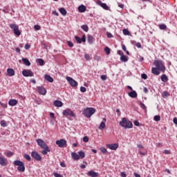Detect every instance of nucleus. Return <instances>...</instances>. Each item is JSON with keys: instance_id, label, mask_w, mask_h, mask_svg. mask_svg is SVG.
<instances>
[{"instance_id": "obj_1", "label": "nucleus", "mask_w": 177, "mask_h": 177, "mask_svg": "<svg viewBox=\"0 0 177 177\" xmlns=\"http://www.w3.org/2000/svg\"><path fill=\"white\" fill-rule=\"evenodd\" d=\"M119 124L120 125H121V127L126 129H131L133 127V124H132V122L131 121L127 120V118H123L122 119V121H120Z\"/></svg>"}, {"instance_id": "obj_2", "label": "nucleus", "mask_w": 177, "mask_h": 177, "mask_svg": "<svg viewBox=\"0 0 177 177\" xmlns=\"http://www.w3.org/2000/svg\"><path fill=\"white\" fill-rule=\"evenodd\" d=\"M96 113L95 108H86L84 110L83 113L87 118H91Z\"/></svg>"}, {"instance_id": "obj_3", "label": "nucleus", "mask_w": 177, "mask_h": 177, "mask_svg": "<svg viewBox=\"0 0 177 177\" xmlns=\"http://www.w3.org/2000/svg\"><path fill=\"white\" fill-rule=\"evenodd\" d=\"M13 164L17 167V170L19 172H24L26 171V166H24V163L20 160H15Z\"/></svg>"}, {"instance_id": "obj_4", "label": "nucleus", "mask_w": 177, "mask_h": 177, "mask_svg": "<svg viewBox=\"0 0 177 177\" xmlns=\"http://www.w3.org/2000/svg\"><path fill=\"white\" fill-rule=\"evenodd\" d=\"M153 64L159 71H162V73L165 71V66H164L162 61H155Z\"/></svg>"}, {"instance_id": "obj_5", "label": "nucleus", "mask_w": 177, "mask_h": 177, "mask_svg": "<svg viewBox=\"0 0 177 177\" xmlns=\"http://www.w3.org/2000/svg\"><path fill=\"white\" fill-rule=\"evenodd\" d=\"M38 146H39V147H41V149H45L46 150L48 151V153H50V149L49 148V147H48V145L45 143V141H44V140L41 139H37L36 140Z\"/></svg>"}, {"instance_id": "obj_6", "label": "nucleus", "mask_w": 177, "mask_h": 177, "mask_svg": "<svg viewBox=\"0 0 177 177\" xmlns=\"http://www.w3.org/2000/svg\"><path fill=\"white\" fill-rule=\"evenodd\" d=\"M56 145L58 147H67V141L64 139H60L55 142Z\"/></svg>"}, {"instance_id": "obj_7", "label": "nucleus", "mask_w": 177, "mask_h": 177, "mask_svg": "<svg viewBox=\"0 0 177 177\" xmlns=\"http://www.w3.org/2000/svg\"><path fill=\"white\" fill-rule=\"evenodd\" d=\"M66 81H68V82H69L71 86H72L73 88H75V86H77L78 85V82H77V81L74 80V79H73V77H66Z\"/></svg>"}, {"instance_id": "obj_8", "label": "nucleus", "mask_w": 177, "mask_h": 177, "mask_svg": "<svg viewBox=\"0 0 177 177\" xmlns=\"http://www.w3.org/2000/svg\"><path fill=\"white\" fill-rule=\"evenodd\" d=\"M24 77H34V73L31 70L25 69L22 71Z\"/></svg>"}, {"instance_id": "obj_9", "label": "nucleus", "mask_w": 177, "mask_h": 177, "mask_svg": "<svg viewBox=\"0 0 177 177\" xmlns=\"http://www.w3.org/2000/svg\"><path fill=\"white\" fill-rule=\"evenodd\" d=\"M75 39L77 42V44H82V42H86V35L85 34H84L82 35V38H80L78 36H75Z\"/></svg>"}, {"instance_id": "obj_10", "label": "nucleus", "mask_w": 177, "mask_h": 177, "mask_svg": "<svg viewBox=\"0 0 177 177\" xmlns=\"http://www.w3.org/2000/svg\"><path fill=\"white\" fill-rule=\"evenodd\" d=\"M63 115H64V117H75V115L74 114L73 112H72L71 110L70 109H66L65 111H63Z\"/></svg>"}, {"instance_id": "obj_11", "label": "nucleus", "mask_w": 177, "mask_h": 177, "mask_svg": "<svg viewBox=\"0 0 177 177\" xmlns=\"http://www.w3.org/2000/svg\"><path fill=\"white\" fill-rule=\"evenodd\" d=\"M31 156L35 158V160H36L37 161H41V160H42V158L41 157L40 155H39L38 153H37V151H32L31 153Z\"/></svg>"}, {"instance_id": "obj_12", "label": "nucleus", "mask_w": 177, "mask_h": 177, "mask_svg": "<svg viewBox=\"0 0 177 177\" xmlns=\"http://www.w3.org/2000/svg\"><path fill=\"white\" fill-rule=\"evenodd\" d=\"M37 92L40 95H46V89H45V88H44L43 86L37 87Z\"/></svg>"}, {"instance_id": "obj_13", "label": "nucleus", "mask_w": 177, "mask_h": 177, "mask_svg": "<svg viewBox=\"0 0 177 177\" xmlns=\"http://www.w3.org/2000/svg\"><path fill=\"white\" fill-rule=\"evenodd\" d=\"M97 3L101 6V8H102L103 9H104L105 10H109V6H107V4H106L105 3H102V1L98 0L97 1Z\"/></svg>"}, {"instance_id": "obj_14", "label": "nucleus", "mask_w": 177, "mask_h": 177, "mask_svg": "<svg viewBox=\"0 0 177 177\" xmlns=\"http://www.w3.org/2000/svg\"><path fill=\"white\" fill-rule=\"evenodd\" d=\"M106 147L111 150H117V149H118V144H109L106 145Z\"/></svg>"}, {"instance_id": "obj_15", "label": "nucleus", "mask_w": 177, "mask_h": 177, "mask_svg": "<svg viewBox=\"0 0 177 177\" xmlns=\"http://www.w3.org/2000/svg\"><path fill=\"white\" fill-rule=\"evenodd\" d=\"M15 70H13V68H8L7 69V75H8L9 77H13V75H15Z\"/></svg>"}, {"instance_id": "obj_16", "label": "nucleus", "mask_w": 177, "mask_h": 177, "mask_svg": "<svg viewBox=\"0 0 177 177\" xmlns=\"http://www.w3.org/2000/svg\"><path fill=\"white\" fill-rule=\"evenodd\" d=\"M78 10L80 13H85L86 12V6L82 5L78 7Z\"/></svg>"}, {"instance_id": "obj_17", "label": "nucleus", "mask_w": 177, "mask_h": 177, "mask_svg": "<svg viewBox=\"0 0 177 177\" xmlns=\"http://www.w3.org/2000/svg\"><path fill=\"white\" fill-rule=\"evenodd\" d=\"M71 157H72L73 160H74L75 161L80 160V156L78 155V153H77L75 152L71 153Z\"/></svg>"}, {"instance_id": "obj_18", "label": "nucleus", "mask_w": 177, "mask_h": 177, "mask_svg": "<svg viewBox=\"0 0 177 177\" xmlns=\"http://www.w3.org/2000/svg\"><path fill=\"white\" fill-rule=\"evenodd\" d=\"M53 104L55 107H62L63 106V102L60 100H55Z\"/></svg>"}, {"instance_id": "obj_19", "label": "nucleus", "mask_w": 177, "mask_h": 177, "mask_svg": "<svg viewBox=\"0 0 177 177\" xmlns=\"http://www.w3.org/2000/svg\"><path fill=\"white\" fill-rule=\"evenodd\" d=\"M128 95L130 97H132V98L138 97V93L135 91L129 92Z\"/></svg>"}, {"instance_id": "obj_20", "label": "nucleus", "mask_w": 177, "mask_h": 177, "mask_svg": "<svg viewBox=\"0 0 177 177\" xmlns=\"http://www.w3.org/2000/svg\"><path fill=\"white\" fill-rule=\"evenodd\" d=\"M88 176H91V177H97V176H99L98 173H97L94 171H92V170L88 171Z\"/></svg>"}, {"instance_id": "obj_21", "label": "nucleus", "mask_w": 177, "mask_h": 177, "mask_svg": "<svg viewBox=\"0 0 177 177\" xmlns=\"http://www.w3.org/2000/svg\"><path fill=\"white\" fill-rule=\"evenodd\" d=\"M151 73L155 75H160V71L157 68H152Z\"/></svg>"}, {"instance_id": "obj_22", "label": "nucleus", "mask_w": 177, "mask_h": 177, "mask_svg": "<svg viewBox=\"0 0 177 177\" xmlns=\"http://www.w3.org/2000/svg\"><path fill=\"white\" fill-rule=\"evenodd\" d=\"M6 158H2L0 156V165L3 167H5L6 165Z\"/></svg>"}, {"instance_id": "obj_23", "label": "nucleus", "mask_w": 177, "mask_h": 177, "mask_svg": "<svg viewBox=\"0 0 177 177\" xmlns=\"http://www.w3.org/2000/svg\"><path fill=\"white\" fill-rule=\"evenodd\" d=\"M9 106H16L17 104V100H10L8 102Z\"/></svg>"}, {"instance_id": "obj_24", "label": "nucleus", "mask_w": 177, "mask_h": 177, "mask_svg": "<svg viewBox=\"0 0 177 177\" xmlns=\"http://www.w3.org/2000/svg\"><path fill=\"white\" fill-rule=\"evenodd\" d=\"M10 28H11V30H15L19 28V25H17L16 24H11L9 25Z\"/></svg>"}, {"instance_id": "obj_25", "label": "nucleus", "mask_w": 177, "mask_h": 177, "mask_svg": "<svg viewBox=\"0 0 177 177\" xmlns=\"http://www.w3.org/2000/svg\"><path fill=\"white\" fill-rule=\"evenodd\" d=\"M45 80L48 81V82H53V78L49 75H45Z\"/></svg>"}, {"instance_id": "obj_26", "label": "nucleus", "mask_w": 177, "mask_h": 177, "mask_svg": "<svg viewBox=\"0 0 177 177\" xmlns=\"http://www.w3.org/2000/svg\"><path fill=\"white\" fill-rule=\"evenodd\" d=\"M22 62L25 66H31V62L27 58H22Z\"/></svg>"}, {"instance_id": "obj_27", "label": "nucleus", "mask_w": 177, "mask_h": 177, "mask_svg": "<svg viewBox=\"0 0 177 177\" xmlns=\"http://www.w3.org/2000/svg\"><path fill=\"white\" fill-rule=\"evenodd\" d=\"M120 60L121 62H123L124 63H127L128 62V57L125 56L124 55L120 56Z\"/></svg>"}, {"instance_id": "obj_28", "label": "nucleus", "mask_w": 177, "mask_h": 177, "mask_svg": "<svg viewBox=\"0 0 177 177\" xmlns=\"http://www.w3.org/2000/svg\"><path fill=\"white\" fill-rule=\"evenodd\" d=\"M160 79L162 82H167L168 81V77L167 75H162Z\"/></svg>"}, {"instance_id": "obj_29", "label": "nucleus", "mask_w": 177, "mask_h": 177, "mask_svg": "<svg viewBox=\"0 0 177 177\" xmlns=\"http://www.w3.org/2000/svg\"><path fill=\"white\" fill-rule=\"evenodd\" d=\"M59 12L62 16H66V15H67V10L63 8H59Z\"/></svg>"}, {"instance_id": "obj_30", "label": "nucleus", "mask_w": 177, "mask_h": 177, "mask_svg": "<svg viewBox=\"0 0 177 177\" xmlns=\"http://www.w3.org/2000/svg\"><path fill=\"white\" fill-rule=\"evenodd\" d=\"M78 156L80 157V159L85 158V152L80 151L78 152Z\"/></svg>"}, {"instance_id": "obj_31", "label": "nucleus", "mask_w": 177, "mask_h": 177, "mask_svg": "<svg viewBox=\"0 0 177 177\" xmlns=\"http://www.w3.org/2000/svg\"><path fill=\"white\" fill-rule=\"evenodd\" d=\"M14 34L17 35V37H20V35H21V32H20V30L18 28L14 30Z\"/></svg>"}, {"instance_id": "obj_32", "label": "nucleus", "mask_w": 177, "mask_h": 177, "mask_svg": "<svg viewBox=\"0 0 177 177\" xmlns=\"http://www.w3.org/2000/svg\"><path fill=\"white\" fill-rule=\"evenodd\" d=\"M104 128H106V123H104V122H102L100 124V126L98 127V129H104Z\"/></svg>"}, {"instance_id": "obj_33", "label": "nucleus", "mask_w": 177, "mask_h": 177, "mask_svg": "<svg viewBox=\"0 0 177 177\" xmlns=\"http://www.w3.org/2000/svg\"><path fill=\"white\" fill-rule=\"evenodd\" d=\"M81 28L83 29V30L85 31V32H88V30H89L88 25H82L81 26Z\"/></svg>"}, {"instance_id": "obj_34", "label": "nucleus", "mask_w": 177, "mask_h": 177, "mask_svg": "<svg viewBox=\"0 0 177 177\" xmlns=\"http://www.w3.org/2000/svg\"><path fill=\"white\" fill-rule=\"evenodd\" d=\"M87 41L88 44H92V42H93V36L88 35L87 37Z\"/></svg>"}, {"instance_id": "obj_35", "label": "nucleus", "mask_w": 177, "mask_h": 177, "mask_svg": "<svg viewBox=\"0 0 177 177\" xmlns=\"http://www.w3.org/2000/svg\"><path fill=\"white\" fill-rule=\"evenodd\" d=\"M140 106L141 109H142L145 111H147V108L146 107V105H145V104H143V102H140Z\"/></svg>"}, {"instance_id": "obj_36", "label": "nucleus", "mask_w": 177, "mask_h": 177, "mask_svg": "<svg viewBox=\"0 0 177 177\" xmlns=\"http://www.w3.org/2000/svg\"><path fill=\"white\" fill-rule=\"evenodd\" d=\"M104 52L105 53H106L107 55H110L111 50L110 49V48L109 47H105L104 48Z\"/></svg>"}, {"instance_id": "obj_37", "label": "nucleus", "mask_w": 177, "mask_h": 177, "mask_svg": "<svg viewBox=\"0 0 177 177\" xmlns=\"http://www.w3.org/2000/svg\"><path fill=\"white\" fill-rule=\"evenodd\" d=\"M37 62H38L39 66H44V64H45V61H44V59H38Z\"/></svg>"}, {"instance_id": "obj_38", "label": "nucleus", "mask_w": 177, "mask_h": 177, "mask_svg": "<svg viewBox=\"0 0 177 177\" xmlns=\"http://www.w3.org/2000/svg\"><path fill=\"white\" fill-rule=\"evenodd\" d=\"M123 34L124 35H130L131 32H129V30H128V29H123Z\"/></svg>"}, {"instance_id": "obj_39", "label": "nucleus", "mask_w": 177, "mask_h": 177, "mask_svg": "<svg viewBox=\"0 0 177 177\" xmlns=\"http://www.w3.org/2000/svg\"><path fill=\"white\" fill-rule=\"evenodd\" d=\"M159 28L160 30H167V25L162 24L159 25Z\"/></svg>"}, {"instance_id": "obj_40", "label": "nucleus", "mask_w": 177, "mask_h": 177, "mask_svg": "<svg viewBox=\"0 0 177 177\" xmlns=\"http://www.w3.org/2000/svg\"><path fill=\"white\" fill-rule=\"evenodd\" d=\"M1 127H3V128L8 127V124L6 123V121H5V120H1Z\"/></svg>"}, {"instance_id": "obj_41", "label": "nucleus", "mask_w": 177, "mask_h": 177, "mask_svg": "<svg viewBox=\"0 0 177 177\" xmlns=\"http://www.w3.org/2000/svg\"><path fill=\"white\" fill-rule=\"evenodd\" d=\"M153 120H154V121L158 122V121H160V120H161V117L160 115H155L153 117Z\"/></svg>"}, {"instance_id": "obj_42", "label": "nucleus", "mask_w": 177, "mask_h": 177, "mask_svg": "<svg viewBox=\"0 0 177 177\" xmlns=\"http://www.w3.org/2000/svg\"><path fill=\"white\" fill-rule=\"evenodd\" d=\"M100 151L103 153V154H106L107 153V149L104 147H101Z\"/></svg>"}, {"instance_id": "obj_43", "label": "nucleus", "mask_w": 177, "mask_h": 177, "mask_svg": "<svg viewBox=\"0 0 177 177\" xmlns=\"http://www.w3.org/2000/svg\"><path fill=\"white\" fill-rule=\"evenodd\" d=\"M24 158H26V160H28V161H31V157L28 154L24 155Z\"/></svg>"}, {"instance_id": "obj_44", "label": "nucleus", "mask_w": 177, "mask_h": 177, "mask_svg": "<svg viewBox=\"0 0 177 177\" xmlns=\"http://www.w3.org/2000/svg\"><path fill=\"white\" fill-rule=\"evenodd\" d=\"M84 59H86V60H91V55H89V54H85Z\"/></svg>"}, {"instance_id": "obj_45", "label": "nucleus", "mask_w": 177, "mask_h": 177, "mask_svg": "<svg viewBox=\"0 0 177 177\" xmlns=\"http://www.w3.org/2000/svg\"><path fill=\"white\" fill-rule=\"evenodd\" d=\"M34 28H35V31H39V30H41V26H39V25H35V26H34Z\"/></svg>"}, {"instance_id": "obj_46", "label": "nucleus", "mask_w": 177, "mask_h": 177, "mask_svg": "<svg viewBox=\"0 0 177 177\" xmlns=\"http://www.w3.org/2000/svg\"><path fill=\"white\" fill-rule=\"evenodd\" d=\"M43 149L44 150L41 151V154H43V156H46V154H48V151L49 152V151L45 149Z\"/></svg>"}, {"instance_id": "obj_47", "label": "nucleus", "mask_w": 177, "mask_h": 177, "mask_svg": "<svg viewBox=\"0 0 177 177\" xmlns=\"http://www.w3.org/2000/svg\"><path fill=\"white\" fill-rule=\"evenodd\" d=\"M83 142H84L85 143H87V142H89V138H88V136H84L83 138Z\"/></svg>"}, {"instance_id": "obj_48", "label": "nucleus", "mask_w": 177, "mask_h": 177, "mask_svg": "<svg viewBox=\"0 0 177 177\" xmlns=\"http://www.w3.org/2000/svg\"><path fill=\"white\" fill-rule=\"evenodd\" d=\"M80 92H82V93L86 92V88H85L84 86H81L80 87Z\"/></svg>"}, {"instance_id": "obj_49", "label": "nucleus", "mask_w": 177, "mask_h": 177, "mask_svg": "<svg viewBox=\"0 0 177 177\" xmlns=\"http://www.w3.org/2000/svg\"><path fill=\"white\" fill-rule=\"evenodd\" d=\"M101 80L102 81H106L107 80V76L104 75H101Z\"/></svg>"}, {"instance_id": "obj_50", "label": "nucleus", "mask_w": 177, "mask_h": 177, "mask_svg": "<svg viewBox=\"0 0 177 177\" xmlns=\"http://www.w3.org/2000/svg\"><path fill=\"white\" fill-rule=\"evenodd\" d=\"M6 156H7V157H12V156H13V152L8 151V152H7Z\"/></svg>"}, {"instance_id": "obj_51", "label": "nucleus", "mask_w": 177, "mask_h": 177, "mask_svg": "<svg viewBox=\"0 0 177 177\" xmlns=\"http://www.w3.org/2000/svg\"><path fill=\"white\" fill-rule=\"evenodd\" d=\"M162 97H167L168 96V93H167V91H164L162 93Z\"/></svg>"}, {"instance_id": "obj_52", "label": "nucleus", "mask_w": 177, "mask_h": 177, "mask_svg": "<svg viewBox=\"0 0 177 177\" xmlns=\"http://www.w3.org/2000/svg\"><path fill=\"white\" fill-rule=\"evenodd\" d=\"M94 59H95V60H97V62H100V56H99V55H95L94 57Z\"/></svg>"}, {"instance_id": "obj_53", "label": "nucleus", "mask_w": 177, "mask_h": 177, "mask_svg": "<svg viewBox=\"0 0 177 177\" xmlns=\"http://www.w3.org/2000/svg\"><path fill=\"white\" fill-rule=\"evenodd\" d=\"M141 77L143 80H147V75L145 74V73H142L141 75Z\"/></svg>"}, {"instance_id": "obj_54", "label": "nucleus", "mask_w": 177, "mask_h": 177, "mask_svg": "<svg viewBox=\"0 0 177 177\" xmlns=\"http://www.w3.org/2000/svg\"><path fill=\"white\" fill-rule=\"evenodd\" d=\"M118 55H120V56H122L124 55V53L122 52V50H118Z\"/></svg>"}, {"instance_id": "obj_55", "label": "nucleus", "mask_w": 177, "mask_h": 177, "mask_svg": "<svg viewBox=\"0 0 177 177\" xmlns=\"http://www.w3.org/2000/svg\"><path fill=\"white\" fill-rule=\"evenodd\" d=\"M133 124L136 125V127H139V125H140L138 120L134 121Z\"/></svg>"}, {"instance_id": "obj_56", "label": "nucleus", "mask_w": 177, "mask_h": 177, "mask_svg": "<svg viewBox=\"0 0 177 177\" xmlns=\"http://www.w3.org/2000/svg\"><path fill=\"white\" fill-rule=\"evenodd\" d=\"M54 176L55 177H63V176H62L61 174H59L58 173H54Z\"/></svg>"}, {"instance_id": "obj_57", "label": "nucleus", "mask_w": 177, "mask_h": 177, "mask_svg": "<svg viewBox=\"0 0 177 177\" xmlns=\"http://www.w3.org/2000/svg\"><path fill=\"white\" fill-rule=\"evenodd\" d=\"M137 147H138V149H140V150H141V149H143V145H142V144H137Z\"/></svg>"}, {"instance_id": "obj_58", "label": "nucleus", "mask_w": 177, "mask_h": 177, "mask_svg": "<svg viewBox=\"0 0 177 177\" xmlns=\"http://www.w3.org/2000/svg\"><path fill=\"white\" fill-rule=\"evenodd\" d=\"M108 38H113V35L110 32L106 33Z\"/></svg>"}, {"instance_id": "obj_59", "label": "nucleus", "mask_w": 177, "mask_h": 177, "mask_svg": "<svg viewBox=\"0 0 177 177\" xmlns=\"http://www.w3.org/2000/svg\"><path fill=\"white\" fill-rule=\"evenodd\" d=\"M60 165H61V167H62L63 168H66V163H64V162H60Z\"/></svg>"}, {"instance_id": "obj_60", "label": "nucleus", "mask_w": 177, "mask_h": 177, "mask_svg": "<svg viewBox=\"0 0 177 177\" xmlns=\"http://www.w3.org/2000/svg\"><path fill=\"white\" fill-rule=\"evenodd\" d=\"M0 105H1V106H3V107H8V104H3V103H2V102H0Z\"/></svg>"}, {"instance_id": "obj_61", "label": "nucleus", "mask_w": 177, "mask_h": 177, "mask_svg": "<svg viewBox=\"0 0 177 177\" xmlns=\"http://www.w3.org/2000/svg\"><path fill=\"white\" fill-rule=\"evenodd\" d=\"M164 153H165V154H171V151H169V150H165Z\"/></svg>"}, {"instance_id": "obj_62", "label": "nucleus", "mask_w": 177, "mask_h": 177, "mask_svg": "<svg viewBox=\"0 0 177 177\" xmlns=\"http://www.w3.org/2000/svg\"><path fill=\"white\" fill-rule=\"evenodd\" d=\"M30 48H31L30 45H25V49H26V50H28V49H30Z\"/></svg>"}, {"instance_id": "obj_63", "label": "nucleus", "mask_w": 177, "mask_h": 177, "mask_svg": "<svg viewBox=\"0 0 177 177\" xmlns=\"http://www.w3.org/2000/svg\"><path fill=\"white\" fill-rule=\"evenodd\" d=\"M120 175L122 177H127V174L124 173V172H121Z\"/></svg>"}, {"instance_id": "obj_64", "label": "nucleus", "mask_w": 177, "mask_h": 177, "mask_svg": "<svg viewBox=\"0 0 177 177\" xmlns=\"http://www.w3.org/2000/svg\"><path fill=\"white\" fill-rule=\"evenodd\" d=\"M173 122H174V124H176V125H177V118H174L173 119Z\"/></svg>"}]
</instances>
